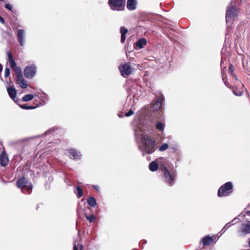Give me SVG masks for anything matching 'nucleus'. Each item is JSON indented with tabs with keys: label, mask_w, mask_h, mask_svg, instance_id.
I'll return each mask as SVG.
<instances>
[{
	"label": "nucleus",
	"mask_w": 250,
	"mask_h": 250,
	"mask_svg": "<svg viewBox=\"0 0 250 250\" xmlns=\"http://www.w3.org/2000/svg\"><path fill=\"white\" fill-rule=\"evenodd\" d=\"M20 106L21 107L24 109H33L37 108L38 106V105H37L36 106H30L27 105L26 104H24L20 105Z\"/></svg>",
	"instance_id": "393cba45"
},
{
	"label": "nucleus",
	"mask_w": 250,
	"mask_h": 250,
	"mask_svg": "<svg viewBox=\"0 0 250 250\" xmlns=\"http://www.w3.org/2000/svg\"><path fill=\"white\" fill-rule=\"evenodd\" d=\"M159 168V165L155 161H152L149 163V168L151 171H155Z\"/></svg>",
	"instance_id": "6ab92c4d"
},
{
	"label": "nucleus",
	"mask_w": 250,
	"mask_h": 250,
	"mask_svg": "<svg viewBox=\"0 0 250 250\" xmlns=\"http://www.w3.org/2000/svg\"><path fill=\"white\" fill-rule=\"evenodd\" d=\"M164 127H165L164 124L161 123V122L157 123L156 127L158 130H159L160 131H163L164 129Z\"/></svg>",
	"instance_id": "a878e982"
},
{
	"label": "nucleus",
	"mask_w": 250,
	"mask_h": 250,
	"mask_svg": "<svg viewBox=\"0 0 250 250\" xmlns=\"http://www.w3.org/2000/svg\"><path fill=\"white\" fill-rule=\"evenodd\" d=\"M229 71L232 74L233 69V66L232 64H230L229 67Z\"/></svg>",
	"instance_id": "72a5a7b5"
},
{
	"label": "nucleus",
	"mask_w": 250,
	"mask_h": 250,
	"mask_svg": "<svg viewBox=\"0 0 250 250\" xmlns=\"http://www.w3.org/2000/svg\"><path fill=\"white\" fill-rule=\"evenodd\" d=\"M119 70L122 76L125 78H126L128 75L131 74L132 70L130 64L128 63L121 65L119 67Z\"/></svg>",
	"instance_id": "6e6552de"
},
{
	"label": "nucleus",
	"mask_w": 250,
	"mask_h": 250,
	"mask_svg": "<svg viewBox=\"0 0 250 250\" xmlns=\"http://www.w3.org/2000/svg\"><path fill=\"white\" fill-rule=\"evenodd\" d=\"M160 169L163 172L165 182L169 186H172L174 184L176 179V171L172 169L170 171L166 165L163 164H161L160 165Z\"/></svg>",
	"instance_id": "f03ea898"
},
{
	"label": "nucleus",
	"mask_w": 250,
	"mask_h": 250,
	"mask_svg": "<svg viewBox=\"0 0 250 250\" xmlns=\"http://www.w3.org/2000/svg\"><path fill=\"white\" fill-rule=\"evenodd\" d=\"M162 99L161 98H157L152 105V108L154 110H159L162 106Z\"/></svg>",
	"instance_id": "a211bd4d"
},
{
	"label": "nucleus",
	"mask_w": 250,
	"mask_h": 250,
	"mask_svg": "<svg viewBox=\"0 0 250 250\" xmlns=\"http://www.w3.org/2000/svg\"><path fill=\"white\" fill-rule=\"evenodd\" d=\"M76 227H77L78 226V220H76Z\"/></svg>",
	"instance_id": "37998d69"
},
{
	"label": "nucleus",
	"mask_w": 250,
	"mask_h": 250,
	"mask_svg": "<svg viewBox=\"0 0 250 250\" xmlns=\"http://www.w3.org/2000/svg\"><path fill=\"white\" fill-rule=\"evenodd\" d=\"M15 75L17 79V83L22 88H27L28 84L25 82L23 77L22 72L21 68H17L15 70Z\"/></svg>",
	"instance_id": "39448f33"
},
{
	"label": "nucleus",
	"mask_w": 250,
	"mask_h": 250,
	"mask_svg": "<svg viewBox=\"0 0 250 250\" xmlns=\"http://www.w3.org/2000/svg\"><path fill=\"white\" fill-rule=\"evenodd\" d=\"M4 7L10 11L12 10V6L10 4H5Z\"/></svg>",
	"instance_id": "c756f323"
},
{
	"label": "nucleus",
	"mask_w": 250,
	"mask_h": 250,
	"mask_svg": "<svg viewBox=\"0 0 250 250\" xmlns=\"http://www.w3.org/2000/svg\"><path fill=\"white\" fill-rule=\"evenodd\" d=\"M200 242L202 243L203 247H205L212 244L213 242V239L212 237L207 235L201 239Z\"/></svg>",
	"instance_id": "4468645a"
},
{
	"label": "nucleus",
	"mask_w": 250,
	"mask_h": 250,
	"mask_svg": "<svg viewBox=\"0 0 250 250\" xmlns=\"http://www.w3.org/2000/svg\"><path fill=\"white\" fill-rule=\"evenodd\" d=\"M9 162V159L6 155V151H3L0 154V165L2 167H6Z\"/></svg>",
	"instance_id": "f8f14e48"
},
{
	"label": "nucleus",
	"mask_w": 250,
	"mask_h": 250,
	"mask_svg": "<svg viewBox=\"0 0 250 250\" xmlns=\"http://www.w3.org/2000/svg\"><path fill=\"white\" fill-rule=\"evenodd\" d=\"M239 232L243 235H246L250 233V221L247 223L241 224L239 228Z\"/></svg>",
	"instance_id": "9d476101"
},
{
	"label": "nucleus",
	"mask_w": 250,
	"mask_h": 250,
	"mask_svg": "<svg viewBox=\"0 0 250 250\" xmlns=\"http://www.w3.org/2000/svg\"><path fill=\"white\" fill-rule=\"evenodd\" d=\"M34 98V96L33 94H28L25 95L22 98V100L23 102H28L32 100Z\"/></svg>",
	"instance_id": "4be33fe9"
},
{
	"label": "nucleus",
	"mask_w": 250,
	"mask_h": 250,
	"mask_svg": "<svg viewBox=\"0 0 250 250\" xmlns=\"http://www.w3.org/2000/svg\"><path fill=\"white\" fill-rule=\"evenodd\" d=\"M233 191V185L228 182L221 186L218 190L217 195L219 197L229 196Z\"/></svg>",
	"instance_id": "7ed1b4c3"
},
{
	"label": "nucleus",
	"mask_w": 250,
	"mask_h": 250,
	"mask_svg": "<svg viewBox=\"0 0 250 250\" xmlns=\"http://www.w3.org/2000/svg\"><path fill=\"white\" fill-rule=\"evenodd\" d=\"M246 214H247L248 215H250V210L247 211Z\"/></svg>",
	"instance_id": "79ce46f5"
},
{
	"label": "nucleus",
	"mask_w": 250,
	"mask_h": 250,
	"mask_svg": "<svg viewBox=\"0 0 250 250\" xmlns=\"http://www.w3.org/2000/svg\"><path fill=\"white\" fill-rule=\"evenodd\" d=\"M0 22L2 24H4L5 22V21L4 19L0 16Z\"/></svg>",
	"instance_id": "4c0bfd02"
},
{
	"label": "nucleus",
	"mask_w": 250,
	"mask_h": 250,
	"mask_svg": "<svg viewBox=\"0 0 250 250\" xmlns=\"http://www.w3.org/2000/svg\"><path fill=\"white\" fill-rule=\"evenodd\" d=\"M233 93L236 96H241L243 93V88L238 89L237 87H235L233 89Z\"/></svg>",
	"instance_id": "b1692460"
},
{
	"label": "nucleus",
	"mask_w": 250,
	"mask_h": 250,
	"mask_svg": "<svg viewBox=\"0 0 250 250\" xmlns=\"http://www.w3.org/2000/svg\"><path fill=\"white\" fill-rule=\"evenodd\" d=\"M7 55L8 57V61L10 65V67L11 69L15 72V70L17 68H21L19 66H16V63L15 61V60L14 59L13 56L12 55V53L11 51H8L7 52Z\"/></svg>",
	"instance_id": "9b49d317"
},
{
	"label": "nucleus",
	"mask_w": 250,
	"mask_h": 250,
	"mask_svg": "<svg viewBox=\"0 0 250 250\" xmlns=\"http://www.w3.org/2000/svg\"><path fill=\"white\" fill-rule=\"evenodd\" d=\"M86 219L90 223L94 222L96 221V217L94 214H88L85 213Z\"/></svg>",
	"instance_id": "aec40b11"
},
{
	"label": "nucleus",
	"mask_w": 250,
	"mask_h": 250,
	"mask_svg": "<svg viewBox=\"0 0 250 250\" xmlns=\"http://www.w3.org/2000/svg\"><path fill=\"white\" fill-rule=\"evenodd\" d=\"M230 226V225L229 224V223H228V224H227L225 227L224 228V229H228L229 227Z\"/></svg>",
	"instance_id": "58836bf2"
},
{
	"label": "nucleus",
	"mask_w": 250,
	"mask_h": 250,
	"mask_svg": "<svg viewBox=\"0 0 250 250\" xmlns=\"http://www.w3.org/2000/svg\"><path fill=\"white\" fill-rule=\"evenodd\" d=\"M39 208V206L38 205L37 208H36V209H38V208Z\"/></svg>",
	"instance_id": "c03bdc74"
},
{
	"label": "nucleus",
	"mask_w": 250,
	"mask_h": 250,
	"mask_svg": "<svg viewBox=\"0 0 250 250\" xmlns=\"http://www.w3.org/2000/svg\"><path fill=\"white\" fill-rule=\"evenodd\" d=\"M69 157L71 158L76 159L77 158L78 155L77 152L73 149H70L69 150Z\"/></svg>",
	"instance_id": "5701e85b"
},
{
	"label": "nucleus",
	"mask_w": 250,
	"mask_h": 250,
	"mask_svg": "<svg viewBox=\"0 0 250 250\" xmlns=\"http://www.w3.org/2000/svg\"><path fill=\"white\" fill-rule=\"evenodd\" d=\"M10 74V70L9 68L6 67L4 70V77H8Z\"/></svg>",
	"instance_id": "c85d7f7f"
},
{
	"label": "nucleus",
	"mask_w": 250,
	"mask_h": 250,
	"mask_svg": "<svg viewBox=\"0 0 250 250\" xmlns=\"http://www.w3.org/2000/svg\"><path fill=\"white\" fill-rule=\"evenodd\" d=\"M76 243V241L75 240L74 242V246H73L74 250H78V248Z\"/></svg>",
	"instance_id": "c9c22d12"
},
{
	"label": "nucleus",
	"mask_w": 250,
	"mask_h": 250,
	"mask_svg": "<svg viewBox=\"0 0 250 250\" xmlns=\"http://www.w3.org/2000/svg\"><path fill=\"white\" fill-rule=\"evenodd\" d=\"M126 39L125 35L121 34V42L122 43H124Z\"/></svg>",
	"instance_id": "2f4dec72"
},
{
	"label": "nucleus",
	"mask_w": 250,
	"mask_h": 250,
	"mask_svg": "<svg viewBox=\"0 0 250 250\" xmlns=\"http://www.w3.org/2000/svg\"><path fill=\"white\" fill-rule=\"evenodd\" d=\"M133 114H134V112L131 109H130L128 112H127L125 114V116L126 117H129V116L132 115Z\"/></svg>",
	"instance_id": "7c9ffc66"
},
{
	"label": "nucleus",
	"mask_w": 250,
	"mask_h": 250,
	"mask_svg": "<svg viewBox=\"0 0 250 250\" xmlns=\"http://www.w3.org/2000/svg\"><path fill=\"white\" fill-rule=\"evenodd\" d=\"M83 245H81L79 246V250H83Z\"/></svg>",
	"instance_id": "ea45409f"
},
{
	"label": "nucleus",
	"mask_w": 250,
	"mask_h": 250,
	"mask_svg": "<svg viewBox=\"0 0 250 250\" xmlns=\"http://www.w3.org/2000/svg\"><path fill=\"white\" fill-rule=\"evenodd\" d=\"M249 246H250V241H249Z\"/></svg>",
	"instance_id": "a18cd8bd"
},
{
	"label": "nucleus",
	"mask_w": 250,
	"mask_h": 250,
	"mask_svg": "<svg viewBox=\"0 0 250 250\" xmlns=\"http://www.w3.org/2000/svg\"><path fill=\"white\" fill-rule=\"evenodd\" d=\"M92 187L93 188L95 189L96 191H97L98 192H99L100 191V187L99 186H97V185H93L92 186Z\"/></svg>",
	"instance_id": "473e14b6"
},
{
	"label": "nucleus",
	"mask_w": 250,
	"mask_h": 250,
	"mask_svg": "<svg viewBox=\"0 0 250 250\" xmlns=\"http://www.w3.org/2000/svg\"><path fill=\"white\" fill-rule=\"evenodd\" d=\"M126 0H108V4L110 9L113 11L124 10Z\"/></svg>",
	"instance_id": "20e7f679"
},
{
	"label": "nucleus",
	"mask_w": 250,
	"mask_h": 250,
	"mask_svg": "<svg viewBox=\"0 0 250 250\" xmlns=\"http://www.w3.org/2000/svg\"><path fill=\"white\" fill-rule=\"evenodd\" d=\"M24 31L23 29H19L17 33V40L22 46L24 45Z\"/></svg>",
	"instance_id": "ddd939ff"
},
{
	"label": "nucleus",
	"mask_w": 250,
	"mask_h": 250,
	"mask_svg": "<svg viewBox=\"0 0 250 250\" xmlns=\"http://www.w3.org/2000/svg\"><path fill=\"white\" fill-rule=\"evenodd\" d=\"M36 72V68L34 66H27L24 70L25 77L28 79L32 78Z\"/></svg>",
	"instance_id": "1a4fd4ad"
},
{
	"label": "nucleus",
	"mask_w": 250,
	"mask_h": 250,
	"mask_svg": "<svg viewBox=\"0 0 250 250\" xmlns=\"http://www.w3.org/2000/svg\"><path fill=\"white\" fill-rule=\"evenodd\" d=\"M0 1H4V0H0Z\"/></svg>",
	"instance_id": "49530a36"
},
{
	"label": "nucleus",
	"mask_w": 250,
	"mask_h": 250,
	"mask_svg": "<svg viewBox=\"0 0 250 250\" xmlns=\"http://www.w3.org/2000/svg\"><path fill=\"white\" fill-rule=\"evenodd\" d=\"M136 0H127L126 7L129 10H133L136 8Z\"/></svg>",
	"instance_id": "dca6fc26"
},
{
	"label": "nucleus",
	"mask_w": 250,
	"mask_h": 250,
	"mask_svg": "<svg viewBox=\"0 0 250 250\" xmlns=\"http://www.w3.org/2000/svg\"><path fill=\"white\" fill-rule=\"evenodd\" d=\"M83 195V192L82 189L79 187V198Z\"/></svg>",
	"instance_id": "f704fd0d"
},
{
	"label": "nucleus",
	"mask_w": 250,
	"mask_h": 250,
	"mask_svg": "<svg viewBox=\"0 0 250 250\" xmlns=\"http://www.w3.org/2000/svg\"><path fill=\"white\" fill-rule=\"evenodd\" d=\"M17 187L21 189H26L29 193L32 189V186L31 183H29L28 180L25 177H22L19 179L17 182Z\"/></svg>",
	"instance_id": "423d86ee"
},
{
	"label": "nucleus",
	"mask_w": 250,
	"mask_h": 250,
	"mask_svg": "<svg viewBox=\"0 0 250 250\" xmlns=\"http://www.w3.org/2000/svg\"><path fill=\"white\" fill-rule=\"evenodd\" d=\"M142 146L140 149L143 153L149 154L153 153L155 150L156 140L146 134H143L141 137Z\"/></svg>",
	"instance_id": "f257e3e1"
},
{
	"label": "nucleus",
	"mask_w": 250,
	"mask_h": 250,
	"mask_svg": "<svg viewBox=\"0 0 250 250\" xmlns=\"http://www.w3.org/2000/svg\"><path fill=\"white\" fill-rule=\"evenodd\" d=\"M168 148V145L167 143H164L159 147V150L164 151Z\"/></svg>",
	"instance_id": "bb28decb"
},
{
	"label": "nucleus",
	"mask_w": 250,
	"mask_h": 250,
	"mask_svg": "<svg viewBox=\"0 0 250 250\" xmlns=\"http://www.w3.org/2000/svg\"><path fill=\"white\" fill-rule=\"evenodd\" d=\"M237 15V10L233 6H229L227 9L226 14V22L231 21L233 18Z\"/></svg>",
	"instance_id": "0eeeda50"
},
{
	"label": "nucleus",
	"mask_w": 250,
	"mask_h": 250,
	"mask_svg": "<svg viewBox=\"0 0 250 250\" xmlns=\"http://www.w3.org/2000/svg\"><path fill=\"white\" fill-rule=\"evenodd\" d=\"M147 43L146 40L145 38H141L136 42V46L139 49L143 48Z\"/></svg>",
	"instance_id": "f3484780"
},
{
	"label": "nucleus",
	"mask_w": 250,
	"mask_h": 250,
	"mask_svg": "<svg viewBox=\"0 0 250 250\" xmlns=\"http://www.w3.org/2000/svg\"><path fill=\"white\" fill-rule=\"evenodd\" d=\"M75 193L76 194L77 197H78V186H76L75 187Z\"/></svg>",
	"instance_id": "e433bc0d"
},
{
	"label": "nucleus",
	"mask_w": 250,
	"mask_h": 250,
	"mask_svg": "<svg viewBox=\"0 0 250 250\" xmlns=\"http://www.w3.org/2000/svg\"><path fill=\"white\" fill-rule=\"evenodd\" d=\"M7 91L10 97L15 101L17 96V90L16 89L13 87L10 86L7 88Z\"/></svg>",
	"instance_id": "2eb2a0df"
},
{
	"label": "nucleus",
	"mask_w": 250,
	"mask_h": 250,
	"mask_svg": "<svg viewBox=\"0 0 250 250\" xmlns=\"http://www.w3.org/2000/svg\"><path fill=\"white\" fill-rule=\"evenodd\" d=\"M3 67L1 63H0V73L1 72Z\"/></svg>",
	"instance_id": "a19ab883"
},
{
	"label": "nucleus",
	"mask_w": 250,
	"mask_h": 250,
	"mask_svg": "<svg viewBox=\"0 0 250 250\" xmlns=\"http://www.w3.org/2000/svg\"><path fill=\"white\" fill-rule=\"evenodd\" d=\"M87 203L89 206L93 207H95L97 205L96 200L93 197H90L88 198Z\"/></svg>",
	"instance_id": "412c9836"
},
{
	"label": "nucleus",
	"mask_w": 250,
	"mask_h": 250,
	"mask_svg": "<svg viewBox=\"0 0 250 250\" xmlns=\"http://www.w3.org/2000/svg\"><path fill=\"white\" fill-rule=\"evenodd\" d=\"M120 31L121 34L126 35L128 32V30L125 28L124 26H122L120 28Z\"/></svg>",
	"instance_id": "cd10ccee"
}]
</instances>
